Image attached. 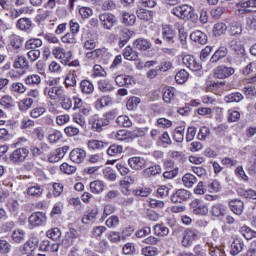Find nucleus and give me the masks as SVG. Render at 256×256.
<instances>
[{"instance_id":"0eeeda50","label":"nucleus","mask_w":256,"mask_h":256,"mask_svg":"<svg viewBox=\"0 0 256 256\" xmlns=\"http://www.w3.org/2000/svg\"><path fill=\"white\" fill-rule=\"evenodd\" d=\"M30 227H42L47 223V214L44 212H34L28 218Z\"/></svg>"},{"instance_id":"5701e85b","label":"nucleus","mask_w":256,"mask_h":256,"mask_svg":"<svg viewBox=\"0 0 256 256\" xmlns=\"http://www.w3.org/2000/svg\"><path fill=\"white\" fill-rule=\"evenodd\" d=\"M16 27L20 31H26L27 33H29L31 31V28L33 27V21H31V19L29 18H20L17 21Z\"/></svg>"},{"instance_id":"c756f323","label":"nucleus","mask_w":256,"mask_h":256,"mask_svg":"<svg viewBox=\"0 0 256 256\" xmlns=\"http://www.w3.org/2000/svg\"><path fill=\"white\" fill-rule=\"evenodd\" d=\"M136 15L138 19H141L142 21H151V19H153V11L145 8H138L136 10Z\"/></svg>"},{"instance_id":"680f3d73","label":"nucleus","mask_w":256,"mask_h":256,"mask_svg":"<svg viewBox=\"0 0 256 256\" xmlns=\"http://www.w3.org/2000/svg\"><path fill=\"white\" fill-rule=\"evenodd\" d=\"M145 136V131L141 129H137L134 131H127V140L129 139H137L139 137H144Z\"/></svg>"},{"instance_id":"f03ea898","label":"nucleus","mask_w":256,"mask_h":256,"mask_svg":"<svg viewBox=\"0 0 256 256\" xmlns=\"http://www.w3.org/2000/svg\"><path fill=\"white\" fill-rule=\"evenodd\" d=\"M201 235L199 230L195 228H188L183 232L182 245L183 247H191L194 241H197Z\"/></svg>"},{"instance_id":"774afa93","label":"nucleus","mask_w":256,"mask_h":256,"mask_svg":"<svg viewBox=\"0 0 256 256\" xmlns=\"http://www.w3.org/2000/svg\"><path fill=\"white\" fill-rule=\"evenodd\" d=\"M157 253H159V250L155 247L147 246L142 249V255L145 256H157Z\"/></svg>"},{"instance_id":"e2e57ef3","label":"nucleus","mask_w":256,"mask_h":256,"mask_svg":"<svg viewBox=\"0 0 256 256\" xmlns=\"http://www.w3.org/2000/svg\"><path fill=\"white\" fill-rule=\"evenodd\" d=\"M19 207H21V205L17 200H12L11 202L8 203V209L10 213H12V215H18Z\"/></svg>"},{"instance_id":"bf43d9fd","label":"nucleus","mask_w":256,"mask_h":256,"mask_svg":"<svg viewBox=\"0 0 256 256\" xmlns=\"http://www.w3.org/2000/svg\"><path fill=\"white\" fill-rule=\"evenodd\" d=\"M208 247H209L211 256H225V251H223V249H221L220 247L213 246V244H209V243H208Z\"/></svg>"},{"instance_id":"09e8293b","label":"nucleus","mask_w":256,"mask_h":256,"mask_svg":"<svg viewBox=\"0 0 256 256\" xmlns=\"http://www.w3.org/2000/svg\"><path fill=\"white\" fill-rule=\"evenodd\" d=\"M61 107L65 111L73 109V100L69 96H60Z\"/></svg>"},{"instance_id":"6e6d98bb","label":"nucleus","mask_w":256,"mask_h":256,"mask_svg":"<svg viewBox=\"0 0 256 256\" xmlns=\"http://www.w3.org/2000/svg\"><path fill=\"white\" fill-rule=\"evenodd\" d=\"M48 239H52V241H57L61 239V230L59 228H52L46 232Z\"/></svg>"},{"instance_id":"052dcab7","label":"nucleus","mask_w":256,"mask_h":256,"mask_svg":"<svg viewBox=\"0 0 256 256\" xmlns=\"http://www.w3.org/2000/svg\"><path fill=\"white\" fill-rule=\"evenodd\" d=\"M0 253L2 255L11 253V244L7 240H0Z\"/></svg>"},{"instance_id":"e433bc0d","label":"nucleus","mask_w":256,"mask_h":256,"mask_svg":"<svg viewBox=\"0 0 256 256\" xmlns=\"http://www.w3.org/2000/svg\"><path fill=\"white\" fill-rule=\"evenodd\" d=\"M98 89L102 91V93H109L113 91L115 88L109 80L102 79L98 81Z\"/></svg>"},{"instance_id":"bb28decb","label":"nucleus","mask_w":256,"mask_h":256,"mask_svg":"<svg viewBox=\"0 0 256 256\" xmlns=\"http://www.w3.org/2000/svg\"><path fill=\"white\" fill-rule=\"evenodd\" d=\"M115 83L118 87H129L133 83V77L121 74L116 76Z\"/></svg>"},{"instance_id":"6e6552de","label":"nucleus","mask_w":256,"mask_h":256,"mask_svg":"<svg viewBox=\"0 0 256 256\" xmlns=\"http://www.w3.org/2000/svg\"><path fill=\"white\" fill-rule=\"evenodd\" d=\"M191 11H195V8L193 6H189L187 4H182L179 6L174 7L171 10L172 15H175V17H178V19H187L189 17V14Z\"/></svg>"},{"instance_id":"4c0bfd02","label":"nucleus","mask_w":256,"mask_h":256,"mask_svg":"<svg viewBox=\"0 0 256 256\" xmlns=\"http://www.w3.org/2000/svg\"><path fill=\"white\" fill-rule=\"evenodd\" d=\"M176 93H177V90L173 87L164 89L163 101H165V103H171V101H173V99H175Z\"/></svg>"},{"instance_id":"473e14b6","label":"nucleus","mask_w":256,"mask_h":256,"mask_svg":"<svg viewBox=\"0 0 256 256\" xmlns=\"http://www.w3.org/2000/svg\"><path fill=\"white\" fill-rule=\"evenodd\" d=\"M43 45V41L39 38H32L26 41L25 43V49H30V51H39L38 47H41Z\"/></svg>"},{"instance_id":"a878e982","label":"nucleus","mask_w":256,"mask_h":256,"mask_svg":"<svg viewBox=\"0 0 256 256\" xmlns=\"http://www.w3.org/2000/svg\"><path fill=\"white\" fill-rule=\"evenodd\" d=\"M97 215H99V210L97 208H93L88 214L82 217V223L84 225H91V223H95Z\"/></svg>"},{"instance_id":"c9c22d12","label":"nucleus","mask_w":256,"mask_h":256,"mask_svg":"<svg viewBox=\"0 0 256 256\" xmlns=\"http://www.w3.org/2000/svg\"><path fill=\"white\" fill-rule=\"evenodd\" d=\"M123 55L124 59H127L128 61H137V59H139V53L134 51L131 46H127L124 49Z\"/></svg>"},{"instance_id":"393cba45","label":"nucleus","mask_w":256,"mask_h":256,"mask_svg":"<svg viewBox=\"0 0 256 256\" xmlns=\"http://www.w3.org/2000/svg\"><path fill=\"white\" fill-rule=\"evenodd\" d=\"M133 45H134L135 49H138V51H148V49H151V47H152L151 42H149V40L143 39V38L136 39L133 42Z\"/></svg>"},{"instance_id":"f257e3e1","label":"nucleus","mask_w":256,"mask_h":256,"mask_svg":"<svg viewBox=\"0 0 256 256\" xmlns=\"http://www.w3.org/2000/svg\"><path fill=\"white\" fill-rule=\"evenodd\" d=\"M29 157V149L25 147L15 149L9 155L10 163H14L15 165H19V163H24L25 159Z\"/></svg>"},{"instance_id":"37998d69","label":"nucleus","mask_w":256,"mask_h":256,"mask_svg":"<svg viewBox=\"0 0 256 256\" xmlns=\"http://www.w3.org/2000/svg\"><path fill=\"white\" fill-rule=\"evenodd\" d=\"M111 103H113V98H111V96H102L100 97L95 105H96V108L98 109H103V107H107L109 105H111Z\"/></svg>"},{"instance_id":"58836bf2","label":"nucleus","mask_w":256,"mask_h":256,"mask_svg":"<svg viewBox=\"0 0 256 256\" xmlns=\"http://www.w3.org/2000/svg\"><path fill=\"white\" fill-rule=\"evenodd\" d=\"M77 73V70H72V73H68L65 77V80H64V85L69 88V87H75L77 85V79L75 78L76 77V74Z\"/></svg>"},{"instance_id":"a211bd4d","label":"nucleus","mask_w":256,"mask_h":256,"mask_svg":"<svg viewBox=\"0 0 256 256\" xmlns=\"http://www.w3.org/2000/svg\"><path fill=\"white\" fill-rule=\"evenodd\" d=\"M40 249L42 251H46L47 253H57V251H59V243L43 240L42 244L40 245Z\"/></svg>"},{"instance_id":"9d476101","label":"nucleus","mask_w":256,"mask_h":256,"mask_svg":"<svg viewBox=\"0 0 256 256\" xmlns=\"http://www.w3.org/2000/svg\"><path fill=\"white\" fill-rule=\"evenodd\" d=\"M99 19L104 29L111 30L117 25V17L111 13H102L99 15Z\"/></svg>"},{"instance_id":"2f4dec72","label":"nucleus","mask_w":256,"mask_h":256,"mask_svg":"<svg viewBox=\"0 0 256 256\" xmlns=\"http://www.w3.org/2000/svg\"><path fill=\"white\" fill-rule=\"evenodd\" d=\"M80 90L84 95H91L95 91V86L89 80H82L80 82Z\"/></svg>"},{"instance_id":"8fccbe9b","label":"nucleus","mask_w":256,"mask_h":256,"mask_svg":"<svg viewBox=\"0 0 256 256\" xmlns=\"http://www.w3.org/2000/svg\"><path fill=\"white\" fill-rule=\"evenodd\" d=\"M240 233H242L244 239H247V241L256 237V232L247 226H242Z\"/></svg>"},{"instance_id":"c85d7f7f","label":"nucleus","mask_w":256,"mask_h":256,"mask_svg":"<svg viewBox=\"0 0 256 256\" xmlns=\"http://www.w3.org/2000/svg\"><path fill=\"white\" fill-rule=\"evenodd\" d=\"M51 13H53V11L45 10L44 8H39L38 14L35 17L36 23H38V25H41V23H45V21H47Z\"/></svg>"},{"instance_id":"79ce46f5","label":"nucleus","mask_w":256,"mask_h":256,"mask_svg":"<svg viewBox=\"0 0 256 256\" xmlns=\"http://www.w3.org/2000/svg\"><path fill=\"white\" fill-rule=\"evenodd\" d=\"M173 139L176 143H183V140L185 139V126L177 127L174 130Z\"/></svg>"},{"instance_id":"de8ad7c7","label":"nucleus","mask_w":256,"mask_h":256,"mask_svg":"<svg viewBox=\"0 0 256 256\" xmlns=\"http://www.w3.org/2000/svg\"><path fill=\"white\" fill-rule=\"evenodd\" d=\"M154 233L158 235V237H167V235H169V228L163 224H156L154 226Z\"/></svg>"},{"instance_id":"f8f14e48","label":"nucleus","mask_w":256,"mask_h":256,"mask_svg":"<svg viewBox=\"0 0 256 256\" xmlns=\"http://www.w3.org/2000/svg\"><path fill=\"white\" fill-rule=\"evenodd\" d=\"M183 64L190 69V71H201L202 65L201 62L191 55H186L183 57Z\"/></svg>"},{"instance_id":"603ef678","label":"nucleus","mask_w":256,"mask_h":256,"mask_svg":"<svg viewBox=\"0 0 256 256\" xmlns=\"http://www.w3.org/2000/svg\"><path fill=\"white\" fill-rule=\"evenodd\" d=\"M189 79V73L185 70H180L176 75H175V81L178 83V85H183L185 81Z\"/></svg>"},{"instance_id":"cd10ccee","label":"nucleus","mask_w":256,"mask_h":256,"mask_svg":"<svg viewBox=\"0 0 256 256\" xmlns=\"http://www.w3.org/2000/svg\"><path fill=\"white\" fill-rule=\"evenodd\" d=\"M227 53L228 50L226 47H220L210 58V63H217L218 61H221V59H225V57H227Z\"/></svg>"},{"instance_id":"f704fd0d","label":"nucleus","mask_w":256,"mask_h":256,"mask_svg":"<svg viewBox=\"0 0 256 256\" xmlns=\"http://www.w3.org/2000/svg\"><path fill=\"white\" fill-rule=\"evenodd\" d=\"M144 177H155V175H161V167L157 164L152 165L143 171Z\"/></svg>"},{"instance_id":"49530a36","label":"nucleus","mask_w":256,"mask_h":256,"mask_svg":"<svg viewBox=\"0 0 256 256\" xmlns=\"http://www.w3.org/2000/svg\"><path fill=\"white\" fill-rule=\"evenodd\" d=\"M45 149H47V144L45 143L40 144V147L30 146V153L33 157H39L43 155Z\"/></svg>"},{"instance_id":"4be33fe9","label":"nucleus","mask_w":256,"mask_h":256,"mask_svg":"<svg viewBox=\"0 0 256 256\" xmlns=\"http://www.w3.org/2000/svg\"><path fill=\"white\" fill-rule=\"evenodd\" d=\"M244 248H245V242H243L241 238H236L231 244L230 253L233 256L239 255V253H241V251H243Z\"/></svg>"},{"instance_id":"4d7b16f0","label":"nucleus","mask_w":256,"mask_h":256,"mask_svg":"<svg viewBox=\"0 0 256 256\" xmlns=\"http://www.w3.org/2000/svg\"><path fill=\"white\" fill-rule=\"evenodd\" d=\"M137 21V17L134 14H129L125 12L122 15V22L124 25H135V22Z\"/></svg>"},{"instance_id":"7c9ffc66","label":"nucleus","mask_w":256,"mask_h":256,"mask_svg":"<svg viewBox=\"0 0 256 256\" xmlns=\"http://www.w3.org/2000/svg\"><path fill=\"white\" fill-rule=\"evenodd\" d=\"M14 69H29V61L25 56H17L14 64Z\"/></svg>"},{"instance_id":"412c9836","label":"nucleus","mask_w":256,"mask_h":256,"mask_svg":"<svg viewBox=\"0 0 256 256\" xmlns=\"http://www.w3.org/2000/svg\"><path fill=\"white\" fill-rule=\"evenodd\" d=\"M229 207L235 215H241L243 213V209H245V203L239 199H234L229 202Z\"/></svg>"},{"instance_id":"a19ab883","label":"nucleus","mask_w":256,"mask_h":256,"mask_svg":"<svg viewBox=\"0 0 256 256\" xmlns=\"http://www.w3.org/2000/svg\"><path fill=\"white\" fill-rule=\"evenodd\" d=\"M26 85H30L32 87H35L37 85H41V76L37 74H31L28 75L24 80Z\"/></svg>"},{"instance_id":"5fc2aeb1","label":"nucleus","mask_w":256,"mask_h":256,"mask_svg":"<svg viewBox=\"0 0 256 256\" xmlns=\"http://www.w3.org/2000/svg\"><path fill=\"white\" fill-rule=\"evenodd\" d=\"M88 148L95 151V149H104V147H107V143L99 140H90L88 141Z\"/></svg>"},{"instance_id":"864d4df0","label":"nucleus","mask_w":256,"mask_h":256,"mask_svg":"<svg viewBox=\"0 0 256 256\" xmlns=\"http://www.w3.org/2000/svg\"><path fill=\"white\" fill-rule=\"evenodd\" d=\"M116 123L117 125H119V127H131V125H133V123L129 119V116L125 115L118 116L116 119Z\"/></svg>"},{"instance_id":"0e129e2a","label":"nucleus","mask_w":256,"mask_h":256,"mask_svg":"<svg viewBox=\"0 0 256 256\" xmlns=\"http://www.w3.org/2000/svg\"><path fill=\"white\" fill-rule=\"evenodd\" d=\"M243 28L241 24L233 22L230 24V35H241Z\"/></svg>"},{"instance_id":"a18cd8bd","label":"nucleus","mask_w":256,"mask_h":256,"mask_svg":"<svg viewBox=\"0 0 256 256\" xmlns=\"http://www.w3.org/2000/svg\"><path fill=\"white\" fill-rule=\"evenodd\" d=\"M243 99H244L243 94L239 92L229 94L224 98L226 103H239L240 101H243Z\"/></svg>"},{"instance_id":"f3484780","label":"nucleus","mask_w":256,"mask_h":256,"mask_svg":"<svg viewBox=\"0 0 256 256\" xmlns=\"http://www.w3.org/2000/svg\"><path fill=\"white\" fill-rule=\"evenodd\" d=\"M229 47L239 57H245V47H243V44H241V41H238L237 39H233L229 42Z\"/></svg>"},{"instance_id":"7ed1b4c3","label":"nucleus","mask_w":256,"mask_h":256,"mask_svg":"<svg viewBox=\"0 0 256 256\" xmlns=\"http://www.w3.org/2000/svg\"><path fill=\"white\" fill-rule=\"evenodd\" d=\"M190 209L194 215L205 216L209 213V206L201 199H194L190 204Z\"/></svg>"},{"instance_id":"b1692460","label":"nucleus","mask_w":256,"mask_h":256,"mask_svg":"<svg viewBox=\"0 0 256 256\" xmlns=\"http://www.w3.org/2000/svg\"><path fill=\"white\" fill-rule=\"evenodd\" d=\"M211 215L213 217H225L227 215V206L217 203L212 206Z\"/></svg>"},{"instance_id":"4468645a","label":"nucleus","mask_w":256,"mask_h":256,"mask_svg":"<svg viewBox=\"0 0 256 256\" xmlns=\"http://www.w3.org/2000/svg\"><path fill=\"white\" fill-rule=\"evenodd\" d=\"M67 151H69V146H63L61 148L56 149L49 155V163H57L61 161V159L65 157V153H67Z\"/></svg>"},{"instance_id":"39448f33","label":"nucleus","mask_w":256,"mask_h":256,"mask_svg":"<svg viewBox=\"0 0 256 256\" xmlns=\"http://www.w3.org/2000/svg\"><path fill=\"white\" fill-rule=\"evenodd\" d=\"M89 125L96 133H101V131H103V129L109 125V121L103 116L99 117L98 115H94L90 118Z\"/></svg>"},{"instance_id":"ea45409f","label":"nucleus","mask_w":256,"mask_h":256,"mask_svg":"<svg viewBox=\"0 0 256 256\" xmlns=\"http://www.w3.org/2000/svg\"><path fill=\"white\" fill-rule=\"evenodd\" d=\"M105 189V183L101 180H95L90 183V191L92 193H103V190Z\"/></svg>"},{"instance_id":"ddd939ff","label":"nucleus","mask_w":256,"mask_h":256,"mask_svg":"<svg viewBox=\"0 0 256 256\" xmlns=\"http://www.w3.org/2000/svg\"><path fill=\"white\" fill-rule=\"evenodd\" d=\"M25 193L28 197L39 199L43 195V187L40 184L32 183L27 187Z\"/></svg>"},{"instance_id":"20e7f679","label":"nucleus","mask_w":256,"mask_h":256,"mask_svg":"<svg viewBox=\"0 0 256 256\" xmlns=\"http://www.w3.org/2000/svg\"><path fill=\"white\" fill-rule=\"evenodd\" d=\"M235 73V68L226 65H220L213 69L214 79H229Z\"/></svg>"},{"instance_id":"9b49d317","label":"nucleus","mask_w":256,"mask_h":256,"mask_svg":"<svg viewBox=\"0 0 256 256\" xmlns=\"http://www.w3.org/2000/svg\"><path fill=\"white\" fill-rule=\"evenodd\" d=\"M128 165L134 171H142V169H145L147 165V160L139 156H134L128 159Z\"/></svg>"},{"instance_id":"3c124183","label":"nucleus","mask_w":256,"mask_h":256,"mask_svg":"<svg viewBox=\"0 0 256 256\" xmlns=\"http://www.w3.org/2000/svg\"><path fill=\"white\" fill-rule=\"evenodd\" d=\"M12 240L15 243H23L25 241V231L18 229L12 232Z\"/></svg>"},{"instance_id":"13d9d810","label":"nucleus","mask_w":256,"mask_h":256,"mask_svg":"<svg viewBox=\"0 0 256 256\" xmlns=\"http://www.w3.org/2000/svg\"><path fill=\"white\" fill-rule=\"evenodd\" d=\"M119 153H123V146L117 145V144H112L108 149H107V154L110 157H114V155H119Z\"/></svg>"},{"instance_id":"69168bd1","label":"nucleus","mask_w":256,"mask_h":256,"mask_svg":"<svg viewBox=\"0 0 256 256\" xmlns=\"http://www.w3.org/2000/svg\"><path fill=\"white\" fill-rule=\"evenodd\" d=\"M208 190L210 193H219V191H221V183L217 180H213L208 184Z\"/></svg>"},{"instance_id":"423d86ee","label":"nucleus","mask_w":256,"mask_h":256,"mask_svg":"<svg viewBox=\"0 0 256 256\" xmlns=\"http://www.w3.org/2000/svg\"><path fill=\"white\" fill-rule=\"evenodd\" d=\"M236 7H238L237 11L240 15H245V13H255L256 0H241L240 3L236 4Z\"/></svg>"},{"instance_id":"6ab92c4d","label":"nucleus","mask_w":256,"mask_h":256,"mask_svg":"<svg viewBox=\"0 0 256 256\" xmlns=\"http://www.w3.org/2000/svg\"><path fill=\"white\" fill-rule=\"evenodd\" d=\"M44 95H48L50 99L55 101L57 97H61L63 95V89L61 87H45L44 88Z\"/></svg>"},{"instance_id":"1a4fd4ad","label":"nucleus","mask_w":256,"mask_h":256,"mask_svg":"<svg viewBox=\"0 0 256 256\" xmlns=\"http://www.w3.org/2000/svg\"><path fill=\"white\" fill-rule=\"evenodd\" d=\"M21 47H23V38L18 35H11L8 48L9 55H16L21 51Z\"/></svg>"},{"instance_id":"72a5a7b5","label":"nucleus","mask_w":256,"mask_h":256,"mask_svg":"<svg viewBox=\"0 0 256 256\" xmlns=\"http://www.w3.org/2000/svg\"><path fill=\"white\" fill-rule=\"evenodd\" d=\"M184 187L191 189L197 183V177L191 173H187L182 177Z\"/></svg>"},{"instance_id":"338daca9","label":"nucleus","mask_w":256,"mask_h":256,"mask_svg":"<svg viewBox=\"0 0 256 256\" xmlns=\"http://www.w3.org/2000/svg\"><path fill=\"white\" fill-rule=\"evenodd\" d=\"M106 226H108L111 229H115V227H117V225H119V217L118 216H110L107 220H106Z\"/></svg>"},{"instance_id":"2eb2a0df","label":"nucleus","mask_w":256,"mask_h":256,"mask_svg":"<svg viewBox=\"0 0 256 256\" xmlns=\"http://www.w3.org/2000/svg\"><path fill=\"white\" fill-rule=\"evenodd\" d=\"M87 157V152L81 148H75L70 152V160L73 163H83Z\"/></svg>"},{"instance_id":"c03bdc74","label":"nucleus","mask_w":256,"mask_h":256,"mask_svg":"<svg viewBox=\"0 0 256 256\" xmlns=\"http://www.w3.org/2000/svg\"><path fill=\"white\" fill-rule=\"evenodd\" d=\"M213 33L216 37L225 35L227 33V24L223 22L216 23L213 27Z\"/></svg>"},{"instance_id":"dca6fc26","label":"nucleus","mask_w":256,"mask_h":256,"mask_svg":"<svg viewBox=\"0 0 256 256\" xmlns=\"http://www.w3.org/2000/svg\"><path fill=\"white\" fill-rule=\"evenodd\" d=\"M162 37L166 43L173 45L175 43V30L169 25H164L162 27Z\"/></svg>"},{"instance_id":"aec40b11","label":"nucleus","mask_w":256,"mask_h":256,"mask_svg":"<svg viewBox=\"0 0 256 256\" xmlns=\"http://www.w3.org/2000/svg\"><path fill=\"white\" fill-rule=\"evenodd\" d=\"M191 41H194V43H199L200 45H206L207 44V34L201 32L200 30H196L190 34Z\"/></svg>"}]
</instances>
